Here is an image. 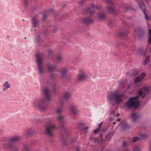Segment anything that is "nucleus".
I'll list each match as a JSON object with an SVG mask.
<instances>
[{
	"instance_id": "nucleus-43",
	"label": "nucleus",
	"mask_w": 151,
	"mask_h": 151,
	"mask_svg": "<svg viewBox=\"0 0 151 151\" xmlns=\"http://www.w3.org/2000/svg\"><path fill=\"white\" fill-rule=\"evenodd\" d=\"M24 7L25 8H27V7L28 3L27 0H24Z\"/></svg>"
},
{
	"instance_id": "nucleus-38",
	"label": "nucleus",
	"mask_w": 151,
	"mask_h": 151,
	"mask_svg": "<svg viewBox=\"0 0 151 151\" xmlns=\"http://www.w3.org/2000/svg\"><path fill=\"white\" fill-rule=\"evenodd\" d=\"M3 86L4 87L7 88H8L10 87L8 83V82H6L4 84Z\"/></svg>"
},
{
	"instance_id": "nucleus-13",
	"label": "nucleus",
	"mask_w": 151,
	"mask_h": 151,
	"mask_svg": "<svg viewBox=\"0 0 151 151\" xmlns=\"http://www.w3.org/2000/svg\"><path fill=\"white\" fill-rule=\"evenodd\" d=\"M122 129H128L130 128V127L128 124L124 120H123L120 123Z\"/></svg>"
},
{
	"instance_id": "nucleus-54",
	"label": "nucleus",
	"mask_w": 151,
	"mask_h": 151,
	"mask_svg": "<svg viewBox=\"0 0 151 151\" xmlns=\"http://www.w3.org/2000/svg\"><path fill=\"white\" fill-rule=\"evenodd\" d=\"M68 15L67 14H65V15L63 16L62 17V19H65V18H66L67 16Z\"/></svg>"
},
{
	"instance_id": "nucleus-34",
	"label": "nucleus",
	"mask_w": 151,
	"mask_h": 151,
	"mask_svg": "<svg viewBox=\"0 0 151 151\" xmlns=\"http://www.w3.org/2000/svg\"><path fill=\"white\" fill-rule=\"evenodd\" d=\"M24 151H32L29 149V147L28 146L27 144L24 145Z\"/></svg>"
},
{
	"instance_id": "nucleus-10",
	"label": "nucleus",
	"mask_w": 151,
	"mask_h": 151,
	"mask_svg": "<svg viewBox=\"0 0 151 151\" xmlns=\"http://www.w3.org/2000/svg\"><path fill=\"white\" fill-rule=\"evenodd\" d=\"M95 8H96V7H95V5L93 4H92L90 7L86 9L85 10V13H89V15L91 16L94 14V12L93 10V9Z\"/></svg>"
},
{
	"instance_id": "nucleus-61",
	"label": "nucleus",
	"mask_w": 151,
	"mask_h": 151,
	"mask_svg": "<svg viewBox=\"0 0 151 151\" xmlns=\"http://www.w3.org/2000/svg\"><path fill=\"white\" fill-rule=\"evenodd\" d=\"M113 118L112 117H111L110 118V119H109V121H113Z\"/></svg>"
},
{
	"instance_id": "nucleus-21",
	"label": "nucleus",
	"mask_w": 151,
	"mask_h": 151,
	"mask_svg": "<svg viewBox=\"0 0 151 151\" xmlns=\"http://www.w3.org/2000/svg\"><path fill=\"white\" fill-rule=\"evenodd\" d=\"M13 142H12V141H10V140H9L7 143L5 144V146L7 148L11 149L13 147Z\"/></svg>"
},
{
	"instance_id": "nucleus-29",
	"label": "nucleus",
	"mask_w": 151,
	"mask_h": 151,
	"mask_svg": "<svg viewBox=\"0 0 151 151\" xmlns=\"http://www.w3.org/2000/svg\"><path fill=\"white\" fill-rule=\"evenodd\" d=\"M56 66L54 65H50L48 66V70L50 71L54 70Z\"/></svg>"
},
{
	"instance_id": "nucleus-20",
	"label": "nucleus",
	"mask_w": 151,
	"mask_h": 151,
	"mask_svg": "<svg viewBox=\"0 0 151 151\" xmlns=\"http://www.w3.org/2000/svg\"><path fill=\"white\" fill-rule=\"evenodd\" d=\"M78 125L79 127V129L81 131H83L85 129L87 130L88 128V127H84V124L82 122L78 123Z\"/></svg>"
},
{
	"instance_id": "nucleus-50",
	"label": "nucleus",
	"mask_w": 151,
	"mask_h": 151,
	"mask_svg": "<svg viewBox=\"0 0 151 151\" xmlns=\"http://www.w3.org/2000/svg\"><path fill=\"white\" fill-rule=\"evenodd\" d=\"M121 45L125 47H127V45L126 43H122Z\"/></svg>"
},
{
	"instance_id": "nucleus-4",
	"label": "nucleus",
	"mask_w": 151,
	"mask_h": 151,
	"mask_svg": "<svg viewBox=\"0 0 151 151\" xmlns=\"http://www.w3.org/2000/svg\"><path fill=\"white\" fill-rule=\"evenodd\" d=\"M37 62L38 68L39 71L41 75L43 73V70L42 66V58L40 54H37L36 55Z\"/></svg>"
},
{
	"instance_id": "nucleus-48",
	"label": "nucleus",
	"mask_w": 151,
	"mask_h": 151,
	"mask_svg": "<svg viewBox=\"0 0 151 151\" xmlns=\"http://www.w3.org/2000/svg\"><path fill=\"white\" fill-rule=\"evenodd\" d=\"M61 109H58L56 111V112L58 114H59L61 112Z\"/></svg>"
},
{
	"instance_id": "nucleus-25",
	"label": "nucleus",
	"mask_w": 151,
	"mask_h": 151,
	"mask_svg": "<svg viewBox=\"0 0 151 151\" xmlns=\"http://www.w3.org/2000/svg\"><path fill=\"white\" fill-rule=\"evenodd\" d=\"M53 53V51L52 50L50 49L49 50L48 52V55L47 58L49 59L50 58H51L52 57Z\"/></svg>"
},
{
	"instance_id": "nucleus-35",
	"label": "nucleus",
	"mask_w": 151,
	"mask_h": 151,
	"mask_svg": "<svg viewBox=\"0 0 151 151\" xmlns=\"http://www.w3.org/2000/svg\"><path fill=\"white\" fill-rule=\"evenodd\" d=\"M125 7V8L127 10H132V11L134 10V9L131 6H129L128 5H127V6L126 5Z\"/></svg>"
},
{
	"instance_id": "nucleus-3",
	"label": "nucleus",
	"mask_w": 151,
	"mask_h": 151,
	"mask_svg": "<svg viewBox=\"0 0 151 151\" xmlns=\"http://www.w3.org/2000/svg\"><path fill=\"white\" fill-rule=\"evenodd\" d=\"M125 96L123 93H119L117 91H114L108 94L107 98L111 103L115 102L119 104L123 101L122 98Z\"/></svg>"
},
{
	"instance_id": "nucleus-7",
	"label": "nucleus",
	"mask_w": 151,
	"mask_h": 151,
	"mask_svg": "<svg viewBox=\"0 0 151 151\" xmlns=\"http://www.w3.org/2000/svg\"><path fill=\"white\" fill-rule=\"evenodd\" d=\"M47 105V103L44 99H41L40 101L39 104H37L36 106L37 108L41 110L44 111L45 110Z\"/></svg>"
},
{
	"instance_id": "nucleus-41",
	"label": "nucleus",
	"mask_w": 151,
	"mask_h": 151,
	"mask_svg": "<svg viewBox=\"0 0 151 151\" xmlns=\"http://www.w3.org/2000/svg\"><path fill=\"white\" fill-rule=\"evenodd\" d=\"M67 73V71L66 70H63L62 72V75L63 76H65Z\"/></svg>"
},
{
	"instance_id": "nucleus-60",
	"label": "nucleus",
	"mask_w": 151,
	"mask_h": 151,
	"mask_svg": "<svg viewBox=\"0 0 151 151\" xmlns=\"http://www.w3.org/2000/svg\"><path fill=\"white\" fill-rule=\"evenodd\" d=\"M106 131V129H104V130H101V132H105Z\"/></svg>"
},
{
	"instance_id": "nucleus-36",
	"label": "nucleus",
	"mask_w": 151,
	"mask_h": 151,
	"mask_svg": "<svg viewBox=\"0 0 151 151\" xmlns=\"http://www.w3.org/2000/svg\"><path fill=\"white\" fill-rule=\"evenodd\" d=\"M143 13L144 14L145 19V20L147 21H148L149 20V18L147 14L146 11L144 12Z\"/></svg>"
},
{
	"instance_id": "nucleus-6",
	"label": "nucleus",
	"mask_w": 151,
	"mask_h": 151,
	"mask_svg": "<svg viewBox=\"0 0 151 151\" xmlns=\"http://www.w3.org/2000/svg\"><path fill=\"white\" fill-rule=\"evenodd\" d=\"M114 133V132H109L105 136L104 138H103L102 135L100 134L99 135V137H101V141L103 142H105L109 141Z\"/></svg>"
},
{
	"instance_id": "nucleus-11",
	"label": "nucleus",
	"mask_w": 151,
	"mask_h": 151,
	"mask_svg": "<svg viewBox=\"0 0 151 151\" xmlns=\"http://www.w3.org/2000/svg\"><path fill=\"white\" fill-rule=\"evenodd\" d=\"M71 97V93L68 91L65 92L62 98L63 101L68 100Z\"/></svg>"
},
{
	"instance_id": "nucleus-1",
	"label": "nucleus",
	"mask_w": 151,
	"mask_h": 151,
	"mask_svg": "<svg viewBox=\"0 0 151 151\" xmlns=\"http://www.w3.org/2000/svg\"><path fill=\"white\" fill-rule=\"evenodd\" d=\"M57 120L60 124V128H58L53 124L51 121L46 122L45 129V134H47L49 137H52L53 135L52 132V130H59L63 146L66 147L68 145H73L76 139L71 138L67 128L65 126L64 124L65 121L64 118L62 116H59L58 117Z\"/></svg>"
},
{
	"instance_id": "nucleus-2",
	"label": "nucleus",
	"mask_w": 151,
	"mask_h": 151,
	"mask_svg": "<svg viewBox=\"0 0 151 151\" xmlns=\"http://www.w3.org/2000/svg\"><path fill=\"white\" fill-rule=\"evenodd\" d=\"M142 89H140L137 93V95L134 97H130L128 101L125 103V106L130 109L134 108L135 109H138L140 106V101L139 100L140 97L142 98L148 93V90H150L147 86H144Z\"/></svg>"
},
{
	"instance_id": "nucleus-8",
	"label": "nucleus",
	"mask_w": 151,
	"mask_h": 151,
	"mask_svg": "<svg viewBox=\"0 0 151 151\" xmlns=\"http://www.w3.org/2000/svg\"><path fill=\"white\" fill-rule=\"evenodd\" d=\"M135 31L136 36L138 38L142 37L144 35V31L142 28L138 27L137 28Z\"/></svg>"
},
{
	"instance_id": "nucleus-53",
	"label": "nucleus",
	"mask_w": 151,
	"mask_h": 151,
	"mask_svg": "<svg viewBox=\"0 0 151 151\" xmlns=\"http://www.w3.org/2000/svg\"><path fill=\"white\" fill-rule=\"evenodd\" d=\"M12 149L13 151H17V149L16 148L13 147Z\"/></svg>"
},
{
	"instance_id": "nucleus-33",
	"label": "nucleus",
	"mask_w": 151,
	"mask_h": 151,
	"mask_svg": "<svg viewBox=\"0 0 151 151\" xmlns=\"http://www.w3.org/2000/svg\"><path fill=\"white\" fill-rule=\"evenodd\" d=\"M129 145L128 143L126 142L125 141H124L122 144V147L123 148H126Z\"/></svg>"
},
{
	"instance_id": "nucleus-39",
	"label": "nucleus",
	"mask_w": 151,
	"mask_h": 151,
	"mask_svg": "<svg viewBox=\"0 0 151 151\" xmlns=\"http://www.w3.org/2000/svg\"><path fill=\"white\" fill-rule=\"evenodd\" d=\"M33 133V131L32 130H28L26 132V134L28 135L32 134Z\"/></svg>"
},
{
	"instance_id": "nucleus-37",
	"label": "nucleus",
	"mask_w": 151,
	"mask_h": 151,
	"mask_svg": "<svg viewBox=\"0 0 151 151\" xmlns=\"http://www.w3.org/2000/svg\"><path fill=\"white\" fill-rule=\"evenodd\" d=\"M140 147L135 146L133 149V151H140Z\"/></svg>"
},
{
	"instance_id": "nucleus-42",
	"label": "nucleus",
	"mask_w": 151,
	"mask_h": 151,
	"mask_svg": "<svg viewBox=\"0 0 151 151\" xmlns=\"http://www.w3.org/2000/svg\"><path fill=\"white\" fill-rule=\"evenodd\" d=\"M106 2L109 3L108 5H111V4H114L111 0H106Z\"/></svg>"
},
{
	"instance_id": "nucleus-51",
	"label": "nucleus",
	"mask_w": 151,
	"mask_h": 151,
	"mask_svg": "<svg viewBox=\"0 0 151 151\" xmlns=\"http://www.w3.org/2000/svg\"><path fill=\"white\" fill-rule=\"evenodd\" d=\"M141 76L143 77V78L145 76L146 74L145 73L143 72L141 73Z\"/></svg>"
},
{
	"instance_id": "nucleus-30",
	"label": "nucleus",
	"mask_w": 151,
	"mask_h": 151,
	"mask_svg": "<svg viewBox=\"0 0 151 151\" xmlns=\"http://www.w3.org/2000/svg\"><path fill=\"white\" fill-rule=\"evenodd\" d=\"M40 37L41 36L40 35H38L35 37V40L36 43L39 44H40Z\"/></svg>"
},
{
	"instance_id": "nucleus-19",
	"label": "nucleus",
	"mask_w": 151,
	"mask_h": 151,
	"mask_svg": "<svg viewBox=\"0 0 151 151\" xmlns=\"http://www.w3.org/2000/svg\"><path fill=\"white\" fill-rule=\"evenodd\" d=\"M98 18L101 20H103L106 19L105 14L102 12L98 13L97 14Z\"/></svg>"
},
{
	"instance_id": "nucleus-24",
	"label": "nucleus",
	"mask_w": 151,
	"mask_h": 151,
	"mask_svg": "<svg viewBox=\"0 0 151 151\" xmlns=\"http://www.w3.org/2000/svg\"><path fill=\"white\" fill-rule=\"evenodd\" d=\"M89 139L90 140L92 141V142L95 143H98L101 141V139H99L96 138L95 137H90Z\"/></svg>"
},
{
	"instance_id": "nucleus-45",
	"label": "nucleus",
	"mask_w": 151,
	"mask_h": 151,
	"mask_svg": "<svg viewBox=\"0 0 151 151\" xmlns=\"http://www.w3.org/2000/svg\"><path fill=\"white\" fill-rule=\"evenodd\" d=\"M100 130V129H99L98 128L97 129H96L93 131V132L94 134H96L98 133Z\"/></svg>"
},
{
	"instance_id": "nucleus-18",
	"label": "nucleus",
	"mask_w": 151,
	"mask_h": 151,
	"mask_svg": "<svg viewBox=\"0 0 151 151\" xmlns=\"http://www.w3.org/2000/svg\"><path fill=\"white\" fill-rule=\"evenodd\" d=\"M138 3L140 9L142 10L143 12H144L146 11V6L144 3L143 1H142L140 3L138 1Z\"/></svg>"
},
{
	"instance_id": "nucleus-26",
	"label": "nucleus",
	"mask_w": 151,
	"mask_h": 151,
	"mask_svg": "<svg viewBox=\"0 0 151 151\" xmlns=\"http://www.w3.org/2000/svg\"><path fill=\"white\" fill-rule=\"evenodd\" d=\"M150 57V55H149L146 57L144 63V65H145L147 63H149Z\"/></svg>"
},
{
	"instance_id": "nucleus-59",
	"label": "nucleus",
	"mask_w": 151,
	"mask_h": 151,
	"mask_svg": "<svg viewBox=\"0 0 151 151\" xmlns=\"http://www.w3.org/2000/svg\"><path fill=\"white\" fill-rule=\"evenodd\" d=\"M70 35H66L65 37H66V38H69L71 36V34H70Z\"/></svg>"
},
{
	"instance_id": "nucleus-56",
	"label": "nucleus",
	"mask_w": 151,
	"mask_h": 151,
	"mask_svg": "<svg viewBox=\"0 0 151 151\" xmlns=\"http://www.w3.org/2000/svg\"><path fill=\"white\" fill-rule=\"evenodd\" d=\"M142 137L143 138H146L147 137V135L145 134H143L142 135Z\"/></svg>"
},
{
	"instance_id": "nucleus-27",
	"label": "nucleus",
	"mask_w": 151,
	"mask_h": 151,
	"mask_svg": "<svg viewBox=\"0 0 151 151\" xmlns=\"http://www.w3.org/2000/svg\"><path fill=\"white\" fill-rule=\"evenodd\" d=\"M149 40L148 43L150 45H151V29H148V35Z\"/></svg>"
},
{
	"instance_id": "nucleus-55",
	"label": "nucleus",
	"mask_w": 151,
	"mask_h": 151,
	"mask_svg": "<svg viewBox=\"0 0 151 151\" xmlns=\"http://www.w3.org/2000/svg\"><path fill=\"white\" fill-rule=\"evenodd\" d=\"M53 12V9H51L49 10L48 11V12L50 13H52Z\"/></svg>"
},
{
	"instance_id": "nucleus-32",
	"label": "nucleus",
	"mask_w": 151,
	"mask_h": 151,
	"mask_svg": "<svg viewBox=\"0 0 151 151\" xmlns=\"http://www.w3.org/2000/svg\"><path fill=\"white\" fill-rule=\"evenodd\" d=\"M139 138L138 137H134L132 140L131 141V142H137L138 140H139Z\"/></svg>"
},
{
	"instance_id": "nucleus-9",
	"label": "nucleus",
	"mask_w": 151,
	"mask_h": 151,
	"mask_svg": "<svg viewBox=\"0 0 151 151\" xmlns=\"http://www.w3.org/2000/svg\"><path fill=\"white\" fill-rule=\"evenodd\" d=\"M43 92L45 96L46 97L45 101H49L50 99L49 91L47 88H45L43 89Z\"/></svg>"
},
{
	"instance_id": "nucleus-58",
	"label": "nucleus",
	"mask_w": 151,
	"mask_h": 151,
	"mask_svg": "<svg viewBox=\"0 0 151 151\" xmlns=\"http://www.w3.org/2000/svg\"><path fill=\"white\" fill-rule=\"evenodd\" d=\"M132 19V17L131 16L127 18L128 20Z\"/></svg>"
},
{
	"instance_id": "nucleus-5",
	"label": "nucleus",
	"mask_w": 151,
	"mask_h": 151,
	"mask_svg": "<svg viewBox=\"0 0 151 151\" xmlns=\"http://www.w3.org/2000/svg\"><path fill=\"white\" fill-rule=\"evenodd\" d=\"M128 35V31L127 30H123L118 32L117 35L121 37L122 39V40L124 42V41L127 40V39Z\"/></svg>"
},
{
	"instance_id": "nucleus-31",
	"label": "nucleus",
	"mask_w": 151,
	"mask_h": 151,
	"mask_svg": "<svg viewBox=\"0 0 151 151\" xmlns=\"http://www.w3.org/2000/svg\"><path fill=\"white\" fill-rule=\"evenodd\" d=\"M19 139V137H15L12 138L9 140L13 142H16L18 141Z\"/></svg>"
},
{
	"instance_id": "nucleus-12",
	"label": "nucleus",
	"mask_w": 151,
	"mask_h": 151,
	"mask_svg": "<svg viewBox=\"0 0 151 151\" xmlns=\"http://www.w3.org/2000/svg\"><path fill=\"white\" fill-rule=\"evenodd\" d=\"M32 27L35 28L37 26H39V23L37 21V19L35 16H34L33 17V18L32 19Z\"/></svg>"
},
{
	"instance_id": "nucleus-44",
	"label": "nucleus",
	"mask_w": 151,
	"mask_h": 151,
	"mask_svg": "<svg viewBox=\"0 0 151 151\" xmlns=\"http://www.w3.org/2000/svg\"><path fill=\"white\" fill-rule=\"evenodd\" d=\"M47 17V15L46 14H45L43 15V17L42 18V20L43 21H45Z\"/></svg>"
},
{
	"instance_id": "nucleus-17",
	"label": "nucleus",
	"mask_w": 151,
	"mask_h": 151,
	"mask_svg": "<svg viewBox=\"0 0 151 151\" xmlns=\"http://www.w3.org/2000/svg\"><path fill=\"white\" fill-rule=\"evenodd\" d=\"M70 110L74 115H76L78 112L77 107L74 106H72L70 108Z\"/></svg>"
},
{
	"instance_id": "nucleus-52",
	"label": "nucleus",
	"mask_w": 151,
	"mask_h": 151,
	"mask_svg": "<svg viewBox=\"0 0 151 151\" xmlns=\"http://www.w3.org/2000/svg\"><path fill=\"white\" fill-rule=\"evenodd\" d=\"M53 91L54 92H55L56 91V87H55V86H54L53 87Z\"/></svg>"
},
{
	"instance_id": "nucleus-49",
	"label": "nucleus",
	"mask_w": 151,
	"mask_h": 151,
	"mask_svg": "<svg viewBox=\"0 0 151 151\" xmlns=\"http://www.w3.org/2000/svg\"><path fill=\"white\" fill-rule=\"evenodd\" d=\"M61 59V55H59L58 56L57 58V60L58 61H60Z\"/></svg>"
},
{
	"instance_id": "nucleus-46",
	"label": "nucleus",
	"mask_w": 151,
	"mask_h": 151,
	"mask_svg": "<svg viewBox=\"0 0 151 151\" xmlns=\"http://www.w3.org/2000/svg\"><path fill=\"white\" fill-rule=\"evenodd\" d=\"M103 122H100L99 124L98 125V129H100V128L101 127L102 125V123Z\"/></svg>"
},
{
	"instance_id": "nucleus-47",
	"label": "nucleus",
	"mask_w": 151,
	"mask_h": 151,
	"mask_svg": "<svg viewBox=\"0 0 151 151\" xmlns=\"http://www.w3.org/2000/svg\"><path fill=\"white\" fill-rule=\"evenodd\" d=\"M48 32L47 31H45L44 32V35L45 37H47V36L48 35Z\"/></svg>"
},
{
	"instance_id": "nucleus-28",
	"label": "nucleus",
	"mask_w": 151,
	"mask_h": 151,
	"mask_svg": "<svg viewBox=\"0 0 151 151\" xmlns=\"http://www.w3.org/2000/svg\"><path fill=\"white\" fill-rule=\"evenodd\" d=\"M143 79V78H142L140 76L138 77L135 79L134 82L135 83H137L141 81Z\"/></svg>"
},
{
	"instance_id": "nucleus-64",
	"label": "nucleus",
	"mask_w": 151,
	"mask_h": 151,
	"mask_svg": "<svg viewBox=\"0 0 151 151\" xmlns=\"http://www.w3.org/2000/svg\"><path fill=\"white\" fill-rule=\"evenodd\" d=\"M56 28H55L54 29V31L55 32V31H56Z\"/></svg>"
},
{
	"instance_id": "nucleus-57",
	"label": "nucleus",
	"mask_w": 151,
	"mask_h": 151,
	"mask_svg": "<svg viewBox=\"0 0 151 151\" xmlns=\"http://www.w3.org/2000/svg\"><path fill=\"white\" fill-rule=\"evenodd\" d=\"M149 151H151V141H150V144Z\"/></svg>"
},
{
	"instance_id": "nucleus-16",
	"label": "nucleus",
	"mask_w": 151,
	"mask_h": 151,
	"mask_svg": "<svg viewBox=\"0 0 151 151\" xmlns=\"http://www.w3.org/2000/svg\"><path fill=\"white\" fill-rule=\"evenodd\" d=\"M107 9L109 13H113L115 10L114 4H111V5H108Z\"/></svg>"
},
{
	"instance_id": "nucleus-62",
	"label": "nucleus",
	"mask_w": 151,
	"mask_h": 151,
	"mask_svg": "<svg viewBox=\"0 0 151 151\" xmlns=\"http://www.w3.org/2000/svg\"><path fill=\"white\" fill-rule=\"evenodd\" d=\"M76 150L77 151H80L79 147H77L76 148Z\"/></svg>"
},
{
	"instance_id": "nucleus-23",
	"label": "nucleus",
	"mask_w": 151,
	"mask_h": 151,
	"mask_svg": "<svg viewBox=\"0 0 151 151\" xmlns=\"http://www.w3.org/2000/svg\"><path fill=\"white\" fill-rule=\"evenodd\" d=\"M131 117L132 121L134 122H135L137 118L139 117V115L137 114H136L133 113L131 114Z\"/></svg>"
},
{
	"instance_id": "nucleus-15",
	"label": "nucleus",
	"mask_w": 151,
	"mask_h": 151,
	"mask_svg": "<svg viewBox=\"0 0 151 151\" xmlns=\"http://www.w3.org/2000/svg\"><path fill=\"white\" fill-rule=\"evenodd\" d=\"M82 21L85 24H89L93 22V20L91 18H85L82 19Z\"/></svg>"
},
{
	"instance_id": "nucleus-63",
	"label": "nucleus",
	"mask_w": 151,
	"mask_h": 151,
	"mask_svg": "<svg viewBox=\"0 0 151 151\" xmlns=\"http://www.w3.org/2000/svg\"><path fill=\"white\" fill-rule=\"evenodd\" d=\"M7 89V88H6L5 87V88H3V91H5L6 90V89Z\"/></svg>"
},
{
	"instance_id": "nucleus-22",
	"label": "nucleus",
	"mask_w": 151,
	"mask_h": 151,
	"mask_svg": "<svg viewBox=\"0 0 151 151\" xmlns=\"http://www.w3.org/2000/svg\"><path fill=\"white\" fill-rule=\"evenodd\" d=\"M137 52V54L140 55H144L145 54L144 50L141 47H139L138 49Z\"/></svg>"
},
{
	"instance_id": "nucleus-14",
	"label": "nucleus",
	"mask_w": 151,
	"mask_h": 151,
	"mask_svg": "<svg viewBox=\"0 0 151 151\" xmlns=\"http://www.w3.org/2000/svg\"><path fill=\"white\" fill-rule=\"evenodd\" d=\"M87 77L86 73H82L79 74L77 78L78 81H81L86 79Z\"/></svg>"
},
{
	"instance_id": "nucleus-40",
	"label": "nucleus",
	"mask_w": 151,
	"mask_h": 151,
	"mask_svg": "<svg viewBox=\"0 0 151 151\" xmlns=\"http://www.w3.org/2000/svg\"><path fill=\"white\" fill-rule=\"evenodd\" d=\"M114 23V21L113 20L110 21L109 22L108 25L109 27H111L113 26Z\"/></svg>"
}]
</instances>
